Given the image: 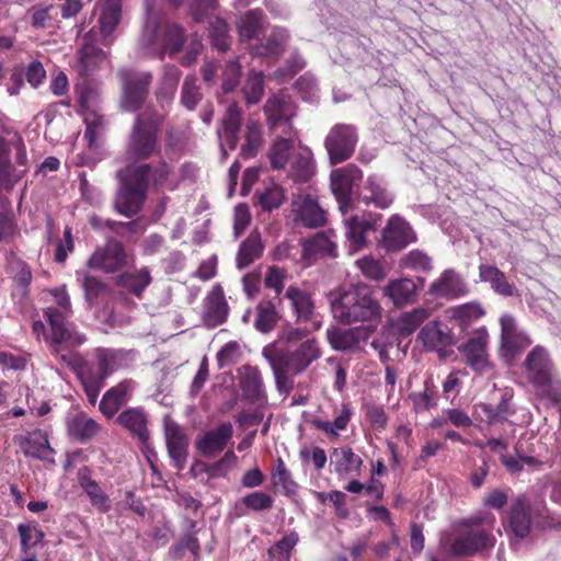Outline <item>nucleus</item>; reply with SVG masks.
<instances>
[{"instance_id": "nucleus-37", "label": "nucleus", "mask_w": 561, "mask_h": 561, "mask_svg": "<svg viewBox=\"0 0 561 561\" xmlns=\"http://www.w3.org/2000/svg\"><path fill=\"white\" fill-rule=\"evenodd\" d=\"M352 416L353 408L351 402H343L333 422L314 419L311 421V425L327 434L328 437L336 438L340 436V432L346 430Z\"/></svg>"}, {"instance_id": "nucleus-22", "label": "nucleus", "mask_w": 561, "mask_h": 561, "mask_svg": "<svg viewBox=\"0 0 561 561\" xmlns=\"http://www.w3.org/2000/svg\"><path fill=\"white\" fill-rule=\"evenodd\" d=\"M229 306L219 284L207 294L203 307V321L207 328H216L227 321Z\"/></svg>"}, {"instance_id": "nucleus-10", "label": "nucleus", "mask_w": 561, "mask_h": 561, "mask_svg": "<svg viewBox=\"0 0 561 561\" xmlns=\"http://www.w3.org/2000/svg\"><path fill=\"white\" fill-rule=\"evenodd\" d=\"M266 123L272 133L280 129L283 135L294 133L293 118L296 116V105L291 99L285 94L271 96L264 107Z\"/></svg>"}, {"instance_id": "nucleus-40", "label": "nucleus", "mask_w": 561, "mask_h": 561, "mask_svg": "<svg viewBox=\"0 0 561 561\" xmlns=\"http://www.w3.org/2000/svg\"><path fill=\"white\" fill-rule=\"evenodd\" d=\"M67 428L70 436L84 443L94 437L100 425L84 413H77L68 419Z\"/></svg>"}, {"instance_id": "nucleus-47", "label": "nucleus", "mask_w": 561, "mask_h": 561, "mask_svg": "<svg viewBox=\"0 0 561 561\" xmlns=\"http://www.w3.org/2000/svg\"><path fill=\"white\" fill-rule=\"evenodd\" d=\"M80 106L83 112L101 110V87L98 83L83 81L77 85Z\"/></svg>"}, {"instance_id": "nucleus-29", "label": "nucleus", "mask_w": 561, "mask_h": 561, "mask_svg": "<svg viewBox=\"0 0 561 561\" xmlns=\"http://www.w3.org/2000/svg\"><path fill=\"white\" fill-rule=\"evenodd\" d=\"M233 428L231 423H222L215 430L206 432L196 446L198 451L204 456H209L216 451L226 448L229 439L232 437Z\"/></svg>"}, {"instance_id": "nucleus-50", "label": "nucleus", "mask_w": 561, "mask_h": 561, "mask_svg": "<svg viewBox=\"0 0 561 561\" xmlns=\"http://www.w3.org/2000/svg\"><path fill=\"white\" fill-rule=\"evenodd\" d=\"M100 111L83 112L85 123L84 137L90 147L96 146L99 138L103 135L106 127L105 118Z\"/></svg>"}, {"instance_id": "nucleus-59", "label": "nucleus", "mask_w": 561, "mask_h": 561, "mask_svg": "<svg viewBox=\"0 0 561 561\" xmlns=\"http://www.w3.org/2000/svg\"><path fill=\"white\" fill-rule=\"evenodd\" d=\"M484 310L479 304L469 302L451 309V317L459 321L462 328L468 327L472 321L480 319Z\"/></svg>"}, {"instance_id": "nucleus-33", "label": "nucleus", "mask_w": 561, "mask_h": 561, "mask_svg": "<svg viewBox=\"0 0 561 561\" xmlns=\"http://www.w3.org/2000/svg\"><path fill=\"white\" fill-rule=\"evenodd\" d=\"M298 147L290 138L277 137L271 145L267 157L273 170H286Z\"/></svg>"}, {"instance_id": "nucleus-12", "label": "nucleus", "mask_w": 561, "mask_h": 561, "mask_svg": "<svg viewBox=\"0 0 561 561\" xmlns=\"http://www.w3.org/2000/svg\"><path fill=\"white\" fill-rule=\"evenodd\" d=\"M381 218L382 216L376 213L344 217L345 237L351 252H357L367 245V234L377 230Z\"/></svg>"}, {"instance_id": "nucleus-4", "label": "nucleus", "mask_w": 561, "mask_h": 561, "mask_svg": "<svg viewBox=\"0 0 561 561\" xmlns=\"http://www.w3.org/2000/svg\"><path fill=\"white\" fill-rule=\"evenodd\" d=\"M525 377L536 396L552 405L561 404V379L549 351L538 344L526 355L523 365Z\"/></svg>"}, {"instance_id": "nucleus-7", "label": "nucleus", "mask_w": 561, "mask_h": 561, "mask_svg": "<svg viewBox=\"0 0 561 561\" xmlns=\"http://www.w3.org/2000/svg\"><path fill=\"white\" fill-rule=\"evenodd\" d=\"M358 134L355 126L350 124L334 125L324 139L331 164H339L348 160L356 148Z\"/></svg>"}, {"instance_id": "nucleus-52", "label": "nucleus", "mask_w": 561, "mask_h": 561, "mask_svg": "<svg viewBox=\"0 0 561 561\" xmlns=\"http://www.w3.org/2000/svg\"><path fill=\"white\" fill-rule=\"evenodd\" d=\"M327 254L336 256V244L324 232H318L313 238L306 241L304 245V255Z\"/></svg>"}, {"instance_id": "nucleus-48", "label": "nucleus", "mask_w": 561, "mask_h": 561, "mask_svg": "<svg viewBox=\"0 0 561 561\" xmlns=\"http://www.w3.org/2000/svg\"><path fill=\"white\" fill-rule=\"evenodd\" d=\"M365 190L368 192L363 197L366 205L374 204L378 208L386 209L393 203L391 194L373 176L368 178Z\"/></svg>"}, {"instance_id": "nucleus-25", "label": "nucleus", "mask_w": 561, "mask_h": 561, "mask_svg": "<svg viewBox=\"0 0 561 561\" xmlns=\"http://www.w3.org/2000/svg\"><path fill=\"white\" fill-rule=\"evenodd\" d=\"M241 124L242 110L237 102H232L227 106L226 113L221 119V129L218 130L222 146H227L230 150L237 148Z\"/></svg>"}, {"instance_id": "nucleus-58", "label": "nucleus", "mask_w": 561, "mask_h": 561, "mask_svg": "<svg viewBox=\"0 0 561 561\" xmlns=\"http://www.w3.org/2000/svg\"><path fill=\"white\" fill-rule=\"evenodd\" d=\"M400 267L415 272H428L432 268L431 257L421 250H412L400 259Z\"/></svg>"}, {"instance_id": "nucleus-3", "label": "nucleus", "mask_w": 561, "mask_h": 561, "mask_svg": "<svg viewBox=\"0 0 561 561\" xmlns=\"http://www.w3.org/2000/svg\"><path fill=\"white\" fill-rule=\"evenodd\" d=\"M139 48L144 56H158L163 59L165 55L172 59L175 54V24L172 5L154 8L148 11L142 32L139 38Z\"/></svg>"}, {"instance_id": "nucleus-38", "label": "nucleus", "mask_w": 561, "mask_h": 561, "mask_svg": "<svg viewBox=\"0 0 561 561\" xmlns=\"http://www.w3.org/2000/svg\"><path fill=\"white\" fill-rule=\"evenodd\" d=\"M477 417L489 425L507 421L508 416L514 413L511 409L510 400L502 397L496 405L490 403H478L474 405Z\"/></svg>"}, {"instance_id": "nucleus-28", "label": "nucleus", "mask_w": 561, "mask_h": 561, "mask_svg": "<svg viewBox=\"0 0 561 561\" xmlns=\"http://www.w3.org/2000/svg\"><path fill=\"white\" fill-rule=\"evenodd\" d=\"M134 390V382L131 380H124L118 385L108 389L101 402H100V411L106 416H114L117 411L127 403L129 400L131 392Z\"/></svg>"}, {"instance_id": "nucleus-41", "label": "nucleus", "mask_w": 561, "mask_h": 561, "mask_svg": "<svg viewBox=\"0 0 561 561\" xmlns=\"http://www.w3.org/2000/svg\"><path fill=\"white\" fill-rule=\"evenodd\" d=\"M263 244L259 232H251L239 247L237 254L238 268H244L251 265L263 253Z\"/></svg>"}, {"instance_id": "nucleus-42", "label": "nucleus", "mask_w": 561, "mask_h": 561, "mask_svg": "<svg viewBox=\"0 0 561 561\" xmlns=\"http://www.w3.org/2000/svg\"><path fill=\"white\" fill-rule=\"evenodd\" d=\"M264 31V15L261 11H248L239 22L238 32L242 42L259 38Z\"/></svg>"}, {"instance_id": "nucleus-13", "label": "nucleus", "mask_w": 561, "mask_h": 561, "mask_svg": "<svg viewBox=\"0 0 561 561\" xmlns=\"http://www.w3.org/2000/svg\"><path fill=\"white\" fill-rule=\"evenodd\" d=\"M489 332L483 327L476 330L466 343L459 346V352L473 371L483 374L492 367L489 345Z\"/></svg>"}, {"instance_id": "nucleus-16", "label": "nucleus", "mask_w": 561, "mask_h": 561, "mask_svg": "<svg viewBox=\"0 0 561 561\" xmlns=\"http://www.w3.org/2000/svg\"><path fill=\"white\" fill-rule=\"evenodd\" d=\"M416 241L410 224L399 215H392L381 232V245L387 252H398Z\"/></svg>"}, {"instance_id": "nucleus-5", "label": "nucleus", "mask_w": 561, "mask_h": 561, "mask_svg": "<svg viewBox=\"0 0 561 561\" xmlns=\"http://www.w3.org/2000/svg\"><path fill=\"white\" fill-rule=\"evenodd\" d=\"M150 165H129L118 171L119 187L115 197V209L126 216L137 215L147 198Z\"/></svg>"}, {"instance_id": "nucleus-6", "label": "nucleus", "mask_w": 561, "mask_h": 561, "mask_svg": "<svg viewBox=\"0 0 561 561\" xmlns=\"http://www.w3.org/2000/svg\"><path fill=\"white\" fill-rule=\"evenodd\" d=\"M271 352L278 359V369L293 371L294 376L304 373L322 356L320 343L316 337L307 339L297 345H287L284 350Z\"/></svg>"}, {"instance_id": "nucleus-49", "label": "nucleus", "mask_w": 561, "mask_h": 561, "mask_svg": "<svg viewBox=\"0 0 561 561\" xmlns=\"http://www.w3.org/2000/svg\"><path fill=\"white\" fill-rule=\"evenodd\" d=\"M277 321L278 313L274 304L271 300H262L256 306L255 329L262 333H267L275 328Z\"/></svg>"}, {"instance_id": "nucleus-39", "label": "nucleus", "mask_w": 561, "mask_h": 561, "mask_svg": "<svg viewBox=\"0 0 561 561\" xmlns=\"http://www.w3.org/2000/svg\"><path fill=\"white\" fill-rule=\"evenodd\" d=\"M479 277L481 282L489 283L496 294L504 297L514 295V285L508 282L505 274L499 267L481 264L479 266Z\"/></svg>"}, {"instance_id": "nucleus-62", "label": "nucleus", "mask_w": 561, "mask_h": 561, "mask_svg": "<svg viewBox=\"0 0 561 561\" xmlns=\"http://www.w3.org/2000/svg\"><path fill=\"white\" fill-rule=\"evenodd\" d=\"M122 286L130 290L133 294L139 296L142 290L149 285L150 276L145 270L135 274H125L119 277Z\"/></svg>"}, {"instance_id": "nucleus-26", "label": "nucleus", "mask_w": 561, "mask_h": 561, "mask_svg": "<svg viewBox=\"0 0 561 561\" xmlns=\"http://www.w3.org/2000/svg\"><path fill=\"white\" fill-rule=\"evenodd\" d=\"M287 167V175L295 183H307L316 173L312 152L306 146H298L296 153L293 156Z\"/></svg>"}, {"instance_id": "nucleus-8", "label": "nucleus", "mask_w": 561, "mask_h": 561, "mask_svg": "<svg viewBox=\"0 0 561 561\" xmlns=\"http://www.w3.org/2000/svg\"><path fill=\"white\" fill-rule=\"evenodd\" d=\"M362 179V170L353 163L335 169L331 172V190L336 198L339 208L344 216L347 214V211L352 208L353 205V187L355 185H358Z\"/></svg>"}, {"instance_id": "nucleus-23", "label": "nucleus", "mask_w": 561, "mask_h": 561, "mask_svg": "<svg viewBox=\"0 0 561 561\" xmlns=\"http://www.w3.org/2000/svg\"><path fill=\"white\" fill-rule=\"evenodd\" d=\"M78 356L80 355L78 354ZM79 360L78 365L69 367L78 370L88 400L94 405L98 401L99 393L108 377L103 370L99 369V365L95 360L83 362L81 357H79Z\"/></svg>"}, {"instance_id": "nucleus-43", "label": "nucleus", "mask_w": 561, "mask_h": 561, "mask_svg": "<svg viewBox=\"0 0 561 561\" xmlns=\"http://www.w3.org/2000/svg\"><path fill=\"white\" fill-rule=\"evenodd\" d=\"M333 455L340 457L335 462V472L340 476L360 473L363 459L352 448H335Z\"/></svg>"}, {"instance_id": "nucleus-45", "label": "nucleus", "mask_w": 561, "mask_h": 561, "mask_svg": "<svg viewBox=\"0 0 561 561\" xmlns=\"http://www.w3.org/2000/svg\"><path fill=\"white\" fill-rule=\"evenodd\" d=\"M263 145L262 129L257 122L250 121L245 126L244 144L240 149L243 159L254 158Z\"/></svg>"}, {"instance_id": "nucleus-9", "label": "nucleus", "mask_w": 561, "mask_h": 561, "mask_svg": "<svg viewBox=\"0 0 561 561\" xmlns=\"http://www.w3.org/2000/svg\"><path fill=\"white\" fill-rule=\"evenodd\" d=\"M500 353L507 362H513L531 345L533 340L526 331L519 328L516 319L512 314H503L500 318Z\"/></svg>"}, {"instance_id": "nucleus-19", "label": "nucleus", "mask_w": 561, "mask_h": 561, "mask_svg": "<svg viewBox=\"0 0 561 561\" xmlns=\"http://www.w3.org/2000/svg\"><path fill=\"white\" fill-rule=\"evenodd\" d=\"M375 330V325L366 324L350 329L332 328L327 331L328 341L335 351H353L366 342Z\"/></svg>"}, {"instance_id": "nucleus-57", "label": "nucleus", "mask_w": 561, "mask_h": 561, "mask_svg": "<svg viewBox=\"0 0 561 561\" xmlns=\"http://www.w3.org/2000/svg\"><path fill=\"white\" fill-rule=\"evenodd\" d=\"M18 533L21 539V550L25 554H28L30 549L39 543L44 538V533L36 523L20 524Z\"/></svg>"}, {"instance_id": "nucleus-1", "label": "nucleus", "mask_w": 561, "mask_h": 561, "mask_svg": "<svg viewBox=\"0 0 561 561\" xmlns=\"http://www.w3.org/2000/svg\"><path fill=\"white\" fill-rule=\"evenodd\" d=\"M49 294L56 305L44 309V316L50 325V352L67 366H76L80 360L73 348L82 345L85 336L67 322L72 314V308L66 286L53 288Z\"/></svg>"}, {"instance_id": "nucleus-15", "label": "nucleus", "mask_w": 561, "mask_h": 561, "mask_svg": "<svg viewBox=\"0 0 561 561\" xmlns=\"http://www.w3.org/2000/svg\"><path fill=\"white\" fill-rule=\"evenodd\" d=\"M495 538L484 529L469 528L458 535L449 547L455 557H470L494 547Z\"/></svg>"}, {"instance_id": "nucleus-44", "label": "nucleus", "mask_w": 561, "mask_h": 561, "mask_svg": "<svg viewBox=\"0 0 561 561\" xmlns=\"http://www.w3.org/2000/svg\"><path fill=\"white\" fill-rule=\"evenodd\" d=\"M431 316L428 308H414L411 311L402 313L397 321V330L403 336L411 335L416 329Z\"/></svg>"}, {"instance_id": "nucleus-60", "label": "nucleus", "mask_w": 561, "mask_h": 561, "mask_svg": "<svg viewBox=\"0 0 561 561\" xmlns=\"http://www.w3.org/2000/svg\"><path fill=\"white\" fill-rule=\"evenodd\" d=\"M242 71L241 66L236 60H230L225 64L221 70V90L224 93L232 92L239 84Z\"/></svg>"}, {"instance_id": "nucleus-36", "label": "nucleus", "mask_w": 561, "mask_h": 561, "mask_svg": "<svg viewBox=\"0 0 561 561\" xmlns=\"http://www.w3.org/2000/svg\"><path fill=\"white\" fill-rule=\"evenodd\" d=\"M122 18V0H101L100 32L104 39L112 35Z\"/></svg>"}, {"instance_id": "nucleus-51", "label": "nucleus", "mask_w": 561, "mask_h": 561, "mask_svg": "<svg viewBox=\"0 0 561 561\" xmlns=\"http://www.w3.org/2000/svg\"><path fill=\"white\" fill-rule=\"evenodd\" d=\"M288 38L287 33L282 28H274L265 43L256 46V54L278 58L284 53V45Z\"/></svg>"}, {"instance_id": "nucleus-35", "label": "nucleus", "mask_w": 561, "mask_h": 561, "mask_svg": "<svg viewBox=\"0 0 561 561\" xmlns=\"http://www.w3.org/2000/svg\"><path fill=\"white\" fill-rule=\"evenodd\" d=\"M385 295L388 296L397 307L412 304L417 297V287L411 278L391 280L385 287Z\"/></svg>"}, {"instance_id": "nucleus-61", "label": "nucleus", "mask_w": 561, "mask_h": 561, "mask_svg": "<svg viewBox=\"0 0 561 561\" xmlns=\"http://www.w3.org/2000/svg\"><path fill=\"white\" fill-rule=\"evenodd\" d=\"M216 357L220 368L236 365L242 357L241 346L237 341H230L219 350Z\"/></svg>"}, {"instance_id": "nucleus-17", "label": "nucleus", "mask_w": 561, "mask_h": 561, "mask_svg": "<svg viewBox=\"0 0 561 561\" xmlns=\"http://www.w3.org/2000/svg\"><path fill=\"white\" fill-rule=\"evenodd\" d=\"M127 264L125 250L116 240H108L104 247L98 248L88 261L91 268L105 273H114Z\"/></svg>"}, {"instance_id": "nucleus-63", "label": "nucleus", "mask_w": 561, "mask_h": 561, "mask_svg": "<svg viewBox=\"0 0 561 561\" xmlns=\"http://www.w3.org/2000/svg\"><path fill=\"white\" fill-rule=\"evenodd\" d=\"M94 360L99 369L103 370L110 377L119 366L117 352L108 348H98L94 354Z\"/></svg>"}, {"instance_id": "nucleus-34", "label": "nucleus", "mask_w": 561, "mask_h": 561, "mask_svg": "<svg viewBox=\"0 0 561 561\" xmlns=\"http://www.w3.org/2000/svg\"><path fill=\"white\" fill-rule=\"evenodd\" d=\"M296 220L305 227L319 228L327 222V213L312 196L306 195L297 209Z\"/></svg>"}, {"instance_id": "nucleus-53", "label": "nucleus", "mask_w": 561, "mask_h": 561, "mask_svg": "<svg viewBox=\"0 0 561 561\" xmlns=\"http://www.w3.org/2000/svg\"><path fill=\"white\" fill-rule=\"evenodd\" d=\"M298 541V534L296 531H290L268 548V557L275 561H290L291 551L295 549Z\"/></svg>"}, {"instance_id": "nucleus-18", "label": "nucleus", "mask_w": 561, "mask_h": 561, "mask_svg": "<svg viewBox=\"0 0 561 561\" xmlns=\"http://www.w3.org/2000/svg\"><path fill=\"white\" fill-rule=\"evenodd\" d=\"M284 298L289 301L297 322H310L312 330L320 329L321 321L316 317V306L310 293L297 285H290L287 287Z\"/></svg>"}, {"instance_id": "nucleus-54", "label": "nucleus", "mask_w": 561, "mask_h": 561, "mask_svg": "<svg viewBox=\"0 0 561 561\" xmlns=\"http://www.w3.org/2000/svg\"><path fill=\"white\" fill-rule=\"evenodd\" d=\"M415 412L426 411L436 405L437 390L432 379L424 381L422 392H412L409 396Z\"/></svg>"}, {"instance_id": "nucleus-11", "label": "nucleus", "mask_w": 561, "mask_h": 561, "mask_svg": "<svg viewBox=\"0 0 561 561\" xmlns=\"http://www.w3.org/2000/svg\"><path fill=\"white\" fill-rule=\"evenodd\" d=\"M118 75L123 81V108L130 112L139 110L148 94V88L152 80L151 73L121 69Z\"/></svg>"}, {"instance_id": "nucleus-20", "label": "nucleus", "mask_w": 561, "mask_h": 561, "mask_svg": "<svg viewBox=\"0 0 561 561\" xmlns=\"http://www.w3.org/2000/svg\"><path fill=\"white\" fill-rule=\"evenodd\" d=\"M157 148L156 129L137 117L128 145V154L135 159L149 158Z\"/></svg>"}, {"instance_id": "nucleus-55", "label": "nucleus", "mask_w": 561, "mask_h": 561, "mask_svg": "<svg viewBox=\"0 0 561 561\" xmlns=\"http://www.w3.org/2000/svg\"><path fill=\"white\" fill-rule=\"evenodd\" d=\"M175 90V69L172 65H167L160 81L157 98L162 106L172 105L173 94Z\"/></svg>"}, {"instance_id": "nucleus-32", "label": "nucleus", "mask_w": 561, "mask_h": 561, "mask_svg": "<svg viewBox=\"0 0 561 561\" xmlns=\"http://www.w3.org/2000/svg\"><path fill=\"white\" fill-rule=\"evenodd\" d=\"M19 445L23 454L44 461H53L54 450L49 445L47 435L41 430L30 433L25 437H21Z\"/></svg>"}, {"instance_id": "nucleus-56", "label": "nucleus", "mask_w": 561, "mask_h": 561, "mask_svg": "<svg viewBox=\"0 0 561 561\" xmlns=\"http://www.w3.org/2000/svg\"><path fill=\"white\" fill-rule=\"evenodd\" d=\"M80 484L89 496L93 506L98 507L102 512L110 511V499L94 480L82 478Z\"/></svg>"}, {"instance_id": "nucleus-14", "label": "nucleus", "mask_w": 561, "mask_h": 561, "mask_svg": "<svg viewBox=\"0 0 561 561\" xmlns=\"http://www.w3.org/2000/svg\"><path fill=\"white\" fill-rule=\"evenodd\" d=\"M417 340L427 352H436L439 357L447 355L446 350L456 344L451 329L444 322L430 321L419 332Z\"/></svg>"}, {"instance_id": "nucleus-64", "label": "nucleus", "mask_w": 561, "mask_h": 561, "mask_svg": "<svg viewBox=\"0 0 561 561\" xmlns=\"http://www.w3.org/2000/svg\"><path fill=\"white\" fill-rule=\"evenodd\" d=\"M195 77H187L182 87L181 102L183 106L192 111L196 107L197 103L202 100V92L199 87L196 84Z\"/></svg>"}, {"instance_id": "nucleus-24", "label": "nucleus", "mask_w": 561, "mask_h": 561, "mask_svg": "<svg viewBox=\"0 0 561 561\" xmlns=\"http://www.w3.org/2000/svg\"><path fill=\"white\" fill-rule=\"evenodd\" d=\"M508 527L519 539L526 538L531 528V505L526 495L517 496L508 511Z\"/></svg>"}, {"instance_id": "nucleus-27", "label": "nucleus", "mask_w": 561, "mask_h": 561, "mask_svg": "<svg viewBox=\"0 0 561 561\" xmlns=\"http://www.w3.org/2000/svg\"><path fill=\"white\" fill-rule=\"evenodd\" d=\"M106 60L105 53L91 43L90 35L83 37V44L78 51L76 69L80 76H89L99 69Z\"/></svg>"}, {"instance_id": "nucleus-21", "label": "nucleus", "mask_w": 561, "mask_h": 561, "mask_svg": "<svg viewBox=\"0 0 561 561\" xmlns=\"http://www.w3.org/2000/svg\"><path fill=\"white\" fill-rule=\"evenodd\" d=\"M469 291L465 279L453 268L445 270L440 276L431 284L428 289V293L436 298L447 300L465 297Z\"/></svg>"}, {"instance_id": "nucleus-31", "label": "nucleus", "mask_w": 561, "mask_h": 561, "mask_svg": "<svg viewBox=\"0 0 561 561\" xmlns=\"http://www.w3.org/2000/svg\"><path fill=\"white\" fill-rule=\"evenodd\" d=\"M116 421L134 438H137L144 445L147 444L149 439L148 417L142 410L130 408L122 412Z\"/></svg>"}, {"instance_id": "nucleus-30", "label": "nucleus", "mask_w": 561, "mask_h": 561, "mask_svg": "<svg viewBox=\"0 0 561 561\" xmlns=\"http://www.w3.org/2000/svg\"><path fill=\"white\" fill-rule=\"evenodd\" d=\"M239 385L243 398L250 403H264L267 400L260 371L256 368L244 366L240 371Z\"/></svg>"}, {"instance_id": "nucleus-46", "label": "nucleus", "mask_w": 561, "mask_h": 561, "mask_svg": "<svg viewBox=\"0 0 561 561\" xmlns=\"http://www.w3.org/2000/svg\"><path fill=\"white\" fill-rule=\"evenodd\" d=\"M11 146L2 137H0V183L9 186L16 183L24 171H16L13 169L10 161Z\"/></svg>"}, {"instance_id": "nucleus-2", "label": "nucleus", "mask_w": 561, "mask_h": 561, "mask_svg": "<svg viewBox=\"0 0 561 561\" xmlns=\"http://www.w3.org/2000/svg\"><path fill=\"white\" fill-rule=\"evenodd\" d=\"M331 309L334 319L342 324H371L381 317V306L366 284L351 285L332 294Z\"/></svg>"}]
</instances>
